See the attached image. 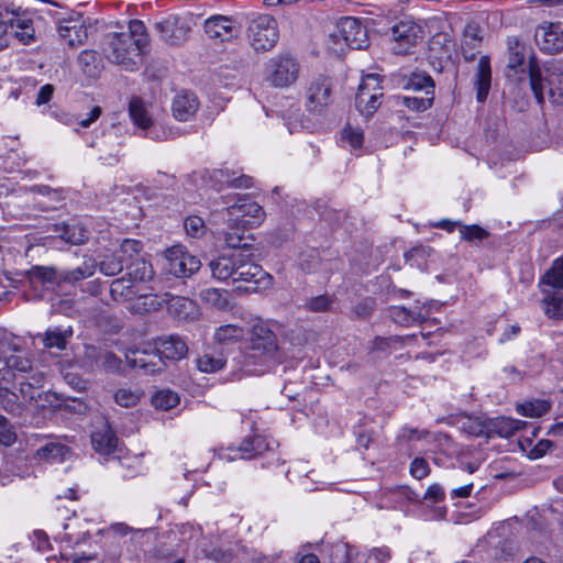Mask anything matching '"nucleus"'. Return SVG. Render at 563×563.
I'll return each instance as SVG.
<instances>
[{
  "mask_svg": "<svg viewBox=\"0 0 563 563\" xmlns=\"http://www.w3.org/2000/svg\"><path fill=\"white\" fill-rule=\"evenodd\" d=\"M147 44L145 24L141 20H131L126 31L104 36L102 54L109 63L126 71H135L142 65Z\"/></svg>",
  "mask_w": 563,
  "mask_h": 563,
  "instance_id": "obj_1",
  "label": "nucleus"
},
{
  "mask_svg": "<svg viewBox=\"0 0 563 563\" xmlns=\"http://www.w3.org/2000/svg\"><path fill=\"white\" fill-rule=\"evenodd\" d=\"M209 267L212 276L218 280L253 283L254 286L250 288L253 291H256L258 285L269 278L263 268L254 263L253 253L247 247L219 255L210 261Z\"/></svg>",
  "mask_w": 563,
  "mask_h": 563,
  "instance_id": "obj_2",
  "label": "nucleus"
},
{
  "mask_svg": "<svg viewBox=\"0 0 563 563\" xmlns=\"http://www.w3.org/2000/svg\"><path fill=\"white\" fill-rule=\"evenodd\" d=\"M242 364L254 372H264L280 361L278 339L265 322L254 323L242 352Z\"/></svg>",
  "mask_w": 563,
  "mask_h": 563,
  "instance_id": "obj_3",
  "label": "nucleus"
},
{
  "mask_svg": "<svg viewBox=\"0 0 563 563\" xmlns=\"http://www.w3.org/2000/svg\"><path fill=\"white\" fill-rule=\"evenodd\" d=\"M528 73L530 87L539 104L544 102L543 90L548 88V96L553 104L563 103V73L556 68L547 70V77L543 79L541 69L534 56L529 57Z\"/></svg>",
  "mask_w": 563,
  "mask_h": 563,
  "instance_id": "obj_4",
  "label": "nucleus"
},
{
  "mask_svg": "<svg viewBox=\"0 0 563 563\" xmlns=\"http://www.w3.org/2000/svg\"><path fill=\"white\" fill-rule=\"evenodd\" d=\"M279 37L276 20L268 14L254 18L247 26V40L257 52L272 49Z\"/></svg>",
  "mask_w": 563,
  "mask_h": 563,
  "instance_id": "obj_5",
  "label": "nucleus"
},
{
  "mask_svg": "<svg viewBox=\"0 0 563 563\" xmlns=\"http://www.w3.org/2000/svg\"><path fill=\"white\" fill-rule=\"evenodd\" d=\"M225 212L229 222L243 229L257 227L265 218L263 207L246 195L239 196L238 200L225 209Z\"/></svg>",
  "mask_w": 563,
  "mask_h": 563,
  "instance_id": "obj_6",
  "label": "nucleus"
},
{
  "mask_svg": "<svg viewBox=\"0 0 563 563\" xmlns=\"http://www.w3.org/2000/svg\"><path fill=\"white\" fill-rule=\"evenodd\" d=\"M200 266V260L183 245H174L165 252L164 269L177 278L190 277L199 271Z\"/></svg>",
  "mask_w": 563,
  "mask_h": 563,
  "instance_id": "obj_7",
  "label": "nucleus"
},
{
  "mask_svg": "<svg viewBox=\"0 0 563 563\" xmlns=\"http://www.w3.org/2000/svg\"><path fill=\"white\" fill-rule=\"evenodd\" d=\"M383 97L382 87L379 86L378 75L368 74L363 77L356 96L355 106L361 114L369 117L380 106Z\"/></svg>",
  "mask_w": 563,
  "mask_h": 563,
  "instance_id": "obj_8",
  "label": "nucleus"
},
{
  "mask_svg": "<svg viewBox=\"0 0 563 563\" xmlns=\"http://www.w3.org/2000/svg\"><path fill=\"white\" fill-rule=\"evenodd\" d=\"M332 37L335 42H344L352 49H362L368 45L367 31L354 16L341 18Z\"/></svg>",
  "mask_w": 563,
  "mask_h": 563,
  "instance_id": "obj_9",
  "label": "nucleus"
},
{
  "mask_svg": "<svg viewBox=\"0 0 563 563\" xmlns=\"http://www.w3.org/2000/svg\"><path fill=\"white\" fill-rule=\"evenodd\" d=\"M298 73V63L289 56H277L267 64V80L276 87H286L294 84Z\"/></svg>",
  "mask_w": 563,
  "mask_h": 563,
  "instance_id": "obj_10",
  "label": "nucleus"
},
{
  "mask_svg": "<svg viewBox=\"0 0 563 563\" xmlns=\"http://www.w3.org/2000/svg\"><path fill=\"white\" fill-rule=\"evenodd\" d=\"M423 31L413 21H400L391 27L395 54H407L422 40Z\"/></svg>",
  "mask_w": 563,
  "mask_h": 563,
  "instance_id": "obj_11",
  "label": "nucleus"
},
{
  "mask_svg": "<svg viewBox=\"0 0 563 563\" xmlns=\"http://www.w3.org/2000/svg\"><path fill=\"white\" fill-rule=\"evenodd\" d=\"M45 383L44 372H31V375L18 374L16 385L21 398L30 405L43 406L41 400L45 395L43 390Z\"/></svg>",
  "mask_w": 563,
  "mask_h": 563,
  "instance_id": "obj_12",
  "label": "nucleus"
},
{
  "mask_svg": "<svg viewBox=\"0 0 563 563\" xmlns=\"http://www.w3.org/2000/svg\"><path fill=\"white\" fill-rule=\"evenodd\" d=\"M153 345L162 365L163 360H181L188 353V346L179 335L159 336L154 340Z\"/></svg>",
  "mask_w": 563,
  "mask_h": 563,
  "instance_id": "obj_13",
  "label": "nucleus"
},
{
  "mask_svg": "<svg viewBox=\"0 0 563 563\" xmlns=\"http://www.w3.org/2000/svg\"><path fill=\"white\" fill-rule=\"evenodd\" d=\"M331 88L328 78L319 77L307 89L306 107L309 112L321 113L330 103Z\"/></svg>",
  "mask_w": 563,
  "mask_h": 563,
  "instance_id": "obj_14",
  "label": "nucleus"
},
{
  "mask_svg": "<svg viewBox=\"0 0 563 563\" xmlns=\"http://www.w3.org/2000/svg\"><path fill=\"white\" fill-rule=\"evenodd\" d=\"M534 40L541 51L555 54L563 49V30L560 24H543L537 27Z\"/></svg>",
  "mask_w": 563,
  "mask_h": 563,
  "instance_id": "obj_15",
  "label": "nucleus"
},
{
  "mask_svg": "<svg viewBox=\"0 0 563 563\" xmlns=\"http://www.w3.org/2000/svg\"><path fill=\"white\" fill-rule=\"evenodd\" d=\"M161 38L170 44L178 45L186 41L190 26L180 18L169 16L156 24Z\"/></svg>",
  "mask_w": 563,
  "mask_h": 563,
  "instance_id": "obj_16",
  "label": "nucleus"
},
{
  "mask_svg": "<svg viewBox=\"0 0 563 563\" xmlns=\"http://www.w3.org/2000/svg\"><path fill=\"white\" fill-rule=\"evenodd\" d=\"M214 188L221 190L224 187L250 188L253 178L247 175L236 176V173L228 168L213 169L209 176Z\"/></svg>",
  "mask_w": 563,
  "mask_h": 563,
  "instance_id": "obj_17",
  "label": "nucleus"
},
{
  "mask_svg": "<svg viewBox=\"0 0 563 563\" xmlns=\"http://www.w3.org/2000/svg\"><path fill=\"white\" fill-rule=\"evenodd\" d=\"M147 349H134L130 350L126 354V358L129 363L133 367L142 368L145 373H156L162 371V364L157 356V353L154 351V346L151 345Z\"/></svg>",
  "mask_w": 563,
  "mask_h": 563,
  "instance_id": "obj_18",
  "label": "nucleus"
},
{
  "mask_svg": "<svg viewBox=\"0 0 563 563\" xmlns=\"http://www.w3.org/2000/svg\"><path fill=\"white\" fill-rule=\"evenodd\" d=\"M205 32L213 40L225 42L236 35V29L234 27L232 20L228 16L216 15L205 21Z\"/></svg>",
  "mask_w": 563,
  "mask_h": 563,
  "instance_id": "obj_19",
  "label": "nucleus"
},
{
  "mask_svg": "<svg viewBox=\"0 0 563 563\" xmlns=\"http://www.w3.org/2000/svg\"><path fill=\"white\" fill-rule=\"evenodd\" d=\"M275 441H268L262 435H253L245 438L236 448V457L251 460L262 455L266 451H272Z\"/></svg>",
  "mask_w": 563,
  "mask_h": 563,
  "instance_id": "obj_20",
  "label": "nucleus"
},
{
  "mask_svg": "<svg viewBox=\"0 0 563 563\" xmlns=\"http://www.w3.org/2000/svg\"><path fill=\"white\" fill-rule=\"evenodd\" d=\"M24 275L34 289L51 288L60 282V274L49 266H33Z\"/></svg>",
  "mask_w": 563,
  "mask_h": 563,
  "instance_id": "obj_21",
  "label": "nucleus"
},
{
  "mask_svg": "<svg viewBox=\"0 0 563 563\" xmlns=\"http://www.w3.org/2000/svg\"><path fill=\"white\" fill-rule=\"evenodd\" d=\"M199 108L198 98L194 92H181L174 98L173 114L178 121H188Z\"/></svg>",
  "mask_w": 563,
  "mask_h": 563,
  "instance_id": "obj_22",
  "label": "nucleus"
},
{
  "mask_svg": "<svg viewBox=\"0 0 563 563\" xmlns=\"http://www.w3.org/2000/svg\"><path fill=\"white\" fill-rule=\"evenodd\" d=\"M58 33L69 47L82 45L88 38L86 26L82 23L73 24L70 20H65L59 25Z\"/></svg>",
  "mask_w": 563,
  "mask_h": 563,
  "instance_id": "obj_23",
  "label": "nucleus"
},
{
  "mask_svg": "<svg viewBox=\"0 0 563 563\" xmlns=\"http://www.w3.org/2000/svg\"><path fill=\"white\" fill-rule=\"evenodd\" d=\"M91 444L100 455H111L118 449V438L110 428L104 427L91 434Z\"/></svg>",
  "mask_w": 563,
  "mask_h": 563,
  "instance_id": "obj_24",
  "label": "nucleus"
},
{
  "mask_svg": "<svg viewBox=\"0 0 563 563\" xmlns=\"http://www.w3.org/2000/svg\"><path fill=\"white\" fill-rule=\"evenodd\" d=\"M139 292L137 285L126 276L114 279L110 285V295L118 302L132 301Z\"/></svg>",
  "mask_w": 563,
  "mask_h": 563,
  "instance_id": "obj_25",
  "label": "nucleus"
},
{
  "mask_svg": "<svg viewBox=\"0 0 563 563\" xmlns=\"http://www.w3.org/2000/svg\"><path fill=\"white\" fill-rule=\"evenodd\" d=\"M54 232L65 242L79 245L88 240V231L80 224L58 223L54 225Z\"/></svg>",
  "mask_w": 563,
  "mask_h": 563,
  "instance_id": "obj_26",
  "label": "nucleus"
},
{
  "mask_svg": "<svg viewBox=\"0 0 563 563\" xmlns=\"http://www.w3.org/2000/svg\"><path fill=\"white\" fill-rule=\"evenodd\" d=\"M7 31L8 43L11 38H16L23 44H27L34 36V29L32 26L31 19L20 15L19 12H16V20L9 24V29Z\"/></svg>",
  "mask_w": 563,
  "mask_h": 563,
  "instance_id": "obj_27",
  "label": "nucleus"
},
{
  "mask_svg": "<svg viewBox=\"0 0 563 563\" xmlns=\"http://www.w3.org/2000/svg\"><path fill=\"white\" fill-rule=\"evenodd\" d=\"M125 269V276L135 285L137 283H145L151 280L154 276L152 265L142 257H137L126 263Z\"/></svg>",
  "mask_w": 563,
  "mask_h": 563,
  "instance_id": "obj_28",
  "label": "nucleus"
},
{
  "mask_svg": "<svg viewBox=\"0 0 563 563\" xmlns=\"http://www.w3.org/2000/svg\"><path fill=\"white\" fill-rule=\"evenodd\" d=\"M490 78L492 71L489 58L487 56H482L478 62L476 74V98L478 102H484L486 100L490 89Z\"/></svg>",
  "mask_w": 563,
  "mask_h": 563,
  "instance_id": "obj_29",
  "label": "nucleus"
},
{
  "mask_svg": "<svg viewBox=\"0 0 563 563\" xmlns=\"http://www.w3.org/2000/svg\"><path fill=\"white\" fill-rule=\"evenodd\" d=\"M227 358L222 352L206 351L196 358L197 368L201 373L212 374L224 368Z\"/></svg>",
  "mask_w": 563,
  "mask_h": 563,
  "instance_id": "obj_30",
  "label": "nucleus"
},
{
  "mask_svg": "<svg viewBox=\"0 0 563 563\" xmlns=\"http://www.w3.org/2000/svg\"><path fill=\"white\" fill-rule=\"evenodd\" d=\"M77 63L81 71L90 77L96 78L102 71V63L98 52L93 49L82 51L77 58Z\"/></svg>",
  "mask_w": 563,
  "mask_h": 563,
  "instance_id": "obj_31",
  "label": "nucleus"
},
{
  "mask_svg": "<svg viewBox=\"0 0 563 563\" xmlns=\"http://www.w3.org/2000/svg\"><path fill=\"white\" fill-rule=\"evenodd\" d=\"M129 114L133 123L142 129L148 130L153 126V120L142 99L133 97L129 103Z\"/></svg>",
  "mask_w": 563,
  "mask_h": 563,
  "instance_id": "obj_32",
  "label": "nucleus"
},
{
  "mask_svg": "<svg viewBox=\"0 0 563 563\" xmlns=\"http://www.w3.org/2000/svg\"><path fill=\"white\" fill-rule=\"evenodd\" d=\"M97 266V261L92 257H88L80 266L60 273V280L70 284L78 283L91 277L95 274Z\"/></svg>",
  "mask_w": 563,
  "mask_h": 563,
  "instance_id": "obj_33",
  "label": "nucleus"
},
{
  "mask_svg": "<svg viewBox=\"0 0 563 563\" xmlns=\"http://www.w3.org/2000/svg\"><path fill=\"white\" fill-rule=\"evenodd\" d=\"M544 298L541 301L545 316L550 319L563 320V295L541 288Z\"/></svg>",
  "mask_w": 563,
  "mask_h": 563,
  "instance_id": "obj_34",
  "label": "nucleus"
},
{
  "mask_svg": "<svg viewBox=\"0 0 563 563\" xmlns=\"http://www.w3.org/2000/svg\"><path fill=\"white\" fill-rule=\"evenodd\" d=\"M73 335V330L53 328L48 329L42 336L43 345L46 350L57 349L58 351L65 350L67 340Z\"/></svg>",
  "mask_w": 563,
  "mask_h": 563,
  "instance_id": "obj_35",
  "label": "nucleus"
},
{
  "mask_svg": "<svg viewBox=\"0 0 563 563\" xmlns=\"http://www.w3.org/2000/svg\"><path fill=\"white\" fill-rule=\"evenodd\" d=\"M97 263V267H99V271L106 276H115L126 266V261L123 258V255H120L117 251L103 255Z\"/></svg>",
  "mask_w": 563,
  "mask_h": 563,
  "instance_id": "obj_36",
  "label": "nucleus"
},
{
  "mask_svg": "<svg viewBox=\"0 0 563 563\" xmlns=\"http://www.w3.org/2000/svg\"><path fill=\"white\" fill-rule=\"evenodd\" d=\"M69 453V449L57 442H49L36 450V457L48 462H62Z\"/></svg>",
  "mask_w": 563,
  "mask_h": 563,
  "instance_id": "obj_37",
  "label": "nucleus"
},
{
  "mask_svg": "<svg viewBox=\"0 0 563 563\" xmlns=\"http://www.w3.org/2000/svg\"><path fill=\"white\" fill-rule=\"evenodd\" d=\"M540 286L563 289V256L556 258L540 280Z\"/></svg>",
  "mask_w": 563,
  "mask_h": 563,
  "instance_id": "obj_38",
  "label": "nucleus"
},
{
  "mask_svg": "<svg viewBox=\"0 0 563 563\" xmlns=\"http://www.w3.org/2000/svg\"><path fill=\"white\" fill-rule=\"evenodd\" d=\"M508 51V68L516 70L521 67L525 60V45L516 36H510L507 40Z\"/></svg>",
  "mask_w": 563,
  "mask_h": 563,
  "instance_id": "obj_39",
  "label": "nucleus"
},
{
  "mask_svg": "<svg viewBox=\"0 0 563 563\" xmlns=\"http://www.w3.org/2000/svg\"><path fill=\"white\" fill-rule=\"evenodd\" d=\"M393 320L397 323L408 325L412 322H422L426 317L421 309H407L405 307H394L390 311Z\"/></svg>",
  "mask_w": 563,
  "mask_h": 563,
  "instance_id": "obj_40",
  "label": "nucleus"
},
{
  "mask_svg": "<svg viewBox=\"0 0 563 563\" xmlns=\"http://www.w3.org/2000/svg\"><path fill=\"white\" fill-rule=\"evenodd\" d=\"M246 229H243L242 227H235L233 222L228 221V230L224 231V242L225 244L232 249V251H240L244 247H247L251 252V245L247 243H241L244 238V232Z\"/></svg>",
  "mask_w": 563,
  "mask_h": 563,
  "instance_id": "obj_41",
  "label": "nucleus"
},
{
  "mask_svg": "<svg viewBox=\"0 0 563 563\" xmlns=\"http://www.w3.org/2000/svg\"><path fill=\"white\" fill-rule=\"evenodd\" d=\"M244 335L243 329L236 324H224L216 329L213 338L220 344L239 341Z\"/></svg>",
  "mask_w": 563,
  "mask_h": 563,
  "instance_id": "obj_42",
  "label": "nucleus"
},
{
  "mask_svg": "<svg viewBox=\"0 0 563 563\" xmlns=\"http://www.w3.org/2000/svg\"><path fill=\"white\" fill-rule=\"evenodd\" d=\"M180 399L177 393L170 389H162L156 391L152 397V404L156 409L170 410L179 404Z\"/></svg>",
  "mask_w": 563,
  "mask_h": 563,
  "instance_id": "obj_43",
  "label": "nucleus"
},
{
  "mask_svg": "<svg viewBox=\"0 0 563 563\" xmlns=\"http://www.w3.org/2000/svg\"><path fill=\"white\" fill-rule=\"evenodd\" d=\"M550 402L547 400L536 399L517 406V412L529 418H539L550 410Z\"/></svg>",
  "mask_w": 563,
  "mask_h": 563,
  "instance_id": "obj_44",
  "label": "nucleus"
},
{
  "mask_svg": "<svg viewBox=\"0 0 563 563\" xmlns=\"http://www.w3.org/2000/svg\"><path fill=\"white\" fill-rule=\"evenodd\" d=\"M158 302L156 296L137 294V296L131 301L129 310L133 313L143 314L151 310L156 309Z\"/></svg>",
  "mask_w": 563,
  "mask_h": 563,
  "instance_id": "obj_45",
  "label": "nucleus"
},
{
  "mask_svg": "<svg viewBox=\"0 0 563 563\" xmlns=\"http://www.w3.org/2000/svg\"><path fill=\"white\" fill-rule=\"evenodd\" d=\"M433 87L431 76L424 73H413L407 84V88L415 91L426 90L427 95H433Z\"/></svg>",
  "mask_w": 563,
  "mask_h": 563,
  "instance_id": "obj_46",
  "label": "nucleus"
},
{
  "mask_svg": "<svg viewBox=\"0 0 563 563\" xmlns=\"http://www.w3.org/2000/svg\"><path fill=\"white\" fill-rule=\"evenodd\" d=\"M523 426V421L511 418H500L495 422V430L500 437L510 438Z\"/></svg>",
  "mask_w": 563,
  "mask_h": 563,
  "instance_id": "obj_47",
  "label": "nucleus"
},
{
  "mask_svg": "<svg viewBox=\"0 0 563 563\" xmlns=\"http://www.w3.org/2000/svg\"><path fill=\"white\" fill-rule=\"evenodd\" d=\"M184 228L187 235L194 239H199L207 232L205 220L198 216H188L184 220Z\"/></svg>",
  "mask_w": 563,
  "mask_h": 563,
  "instance_id": "obj_48",
  "label": "nucleus"
},
{
  "mask_svg": "<svg viewBox=\"0 0 563 563\" xmlns=\"http://www.w3.org/2000/svg\"><path fill=\"white\" fill-rule=\"evenodd\" d=\"M0 404L5 411L13 415L20 413L18 395L11 391L9 386H0Z\"/></svg>",
  "mask_w": 563,
  "mask_h": 563,
  "instance_id": "obj_49",
  "label": "nucleus"
},
{
  "mask_svg": "<svg viewBox=\"0 0 563 563\" xmlns=\"http://www.w3.org/2000/svg\"><path fill=\"white\" fill-rule=\"evenodd\" d=\"M461 239L467 242H482L487 239L489 232L477 224H462L460 229Z\"/></svg>",
  "mask_w": 563,
  "mask_h": 563,
  "instance_id": "obj_50",
  "label": "nucleus"
},
{
  "mask_svg": "<svg viewBox=\"0 0 563 563\" xmlns=\"http://www.w3.org/2000/svg\"><path fill=\"white\" fill-rule=\"evenodd\" d=\"M16 12L0 7V48L8 46V29L12 21L16 20Z\"/></svg>",
  "mask_w": 563,
  "mask_h": 563,
  "instance_id": "obj_51",
  "label": "nucleus"
},
{
  "mask_svg": "<svg viewBox=\"0 0 563 563\" xmlns=\"http://www.w3.org/2000/svg\"><path fill=\"white\" fill-rule=\"evenodd\" d=\"M141 250H142V244L140 241L125 239L122 241V243H121L119 250H117V252L120 255H123V258L126 261V263H129L137 257H141L140 256Z\"/></svg>",
  "mask_w": 563,
  "mask_h": 563,
  "instance_id": "obj_52",
  "label": "nucleus"
},
{
  "mask_svg": "<svg viewBox=\"0 0 563 563\" xmlns=\"http://www.w3.org/2000/svg\"><path fill=\"white\" fill-rule=\"evenodd\" d=\"M481 37L477 35L476 30L468 27L465 31L463 43H462V49H463V56L466 60H472L475 56L474 53H467L466 48L475 49L479 46Z\"/></svg>",
  "mask_w": 563,
  "mask_h": 563,
  "instance_id": "obj_53",
  "label": "nucleus"
},
{
  "mask_svg": "<svg viewBox=\"0 0 563 563\" xmlns=\"http://www.w3.org/2000/svg\"><path fill=\"white\" fill-rule=\"evenodd\" d=\"M139 400V394L129 388H120L114 394V401L123 408L133 407Z\"/></svg>",
  "mask_w": 563,
  "mask_h": 563,
  "instance_id": "obj_54",
  "label": "nucleus"
},
{
  "mask_svg": "<svg viewBox=\"0 0 563 563\" xmlns=\"http://www.w3.org/2000/svg\"><path fill=\"white\" fill-rule=\"evenodd\" d=\"M333 303L332 298L327 295H320L313 298H310L305 307L307 310L311 312H324L328 311Z\"/></svg>",
  "mask_w": 563,
  "mask_h": 563,
  "instance_id": "obj_55",
  "label": "nucleus"
},
{
  "mask_svg": "<svg viewBox=\"0 0 563 563\" xmlns=\"http://www.w3.org/2000/svg\"><path fill=\"white\" fill-rule=\"evenodd\" d=\"M16 440V434L9 420L0 415V443L4 446L12 445Z\"/></svg>",
  "mask_w": 563,
  "mask_h": 563,
  "instance_id": "obj_56",
  "label": "nucleus"
},
{
  "mask_svg": "<svg viewBox=\"0 0 563 563\" xmlns=\"http://www.w3.org/2000/svg\"><path fill=\"white\" fill-rule=\"evenodd\" d=\"M7 363L15 374L31 375V372H41L40 369L34 368L27 358L21 356H11Z\"/></svg>",
  "mask_w": 563,
  "mask_h": 563,
  "instance_id": "obj_57",
  "label": "nucleus"
},
{
  "mask_svg": "<svg viewBox=\"0 0 563 563\" xmlns=\"http://www.w3.org/2000/svg\"><path fill=\"white\" fill-rule=\"evenodd\" d=\"M342 141H346L353 150H357L362 146L364 141L363 132L360 129L346 126L342 131Z\"/></svg>",
  "mask_w": 563,
  "mask_h": 563,
  "instance_id": "obj_58",
  "label": "nucleus"
},
{
  "mask_svg": "<svg viewBox=\"0 0 563 563\" xmlns=\"http://www.w3.org/2000/svg\"><path fill=\"white\" fill-rule=\"evenodd\" d=\"M120 367L121 360L114 353L102 349L99 368L107 372H118Z\"/></svg>",
  "mask_w": 563,
  "mask_h": 563,
  "instance_id": "obj_59",
  "label": "nucleus"
},
{
  "mask_svg": "<svg viewBox=\"0 0 563 563\" xmlns=\"http://www.w3.org/2000/svg\"><path fill=\"white\" fill-rule=\"evenodd\" d=\"M433 97L418 98V97H404L402 103L410 110L424 111L432 104Z\"/></svg>",
  "mask_w": 563,
  "mask_h": 563,
  "instance_id": "obj_60",
  "label": "nucleus"
},
{
  "mask_svg": "<svg viewBox=\"0 0 563 563\" xmlns=\"http://www.w3.org/2000/svg\"><path fill=\"white\" fill-rule=\"evenodd\" d=\"M430 473L428 462L422 457H416L410 464V474L417 478L422 479Z\"/></svg>",
  "mask_w": 563,
  "mask_h": 563,
  "instance_id": "obj_61",
  "label": "nucleus"
},
{
  "mask_svg": "<svg viewBox=\"0 0 563 563\" xmlns=\"http://www.w3.org/2000/svg\"><path fill=\"white\" fill-rule=\"evenodd\" d=\"M102 349L88 345L85 347V364L93 368H99Z\"/></svg>",
  "mask_w": 563,
  "mask_h": 563,
  "instance_id": "obj_62",
  "label": "nucleus"
},
{
  "mask_svg": "<svg viewBox=\"0 0 563 563\" xmlns=\"http://www.w3.org/2000/svg\"><path fill=\"white\" fill-rule=\"evenodd\" d=\"M445 493L440 484H432L423 495V499L430 504H437L444 500Z\"/></svg>",
  "mask_w": 563,
  "mask_h": 563,
  "instance_id": "obj_63",
  "label": "nucleus"
},
{
  "mask_svg": "<svg viewBox=\"0 0 563 563\" xmlns=\"http://www.w3.org/2000/svg\"><path fill=\"white\" fill-rule=\"evenodd\" d=\"M299 108L289 109L286 113L283 114L284 120L286 121V125L290 133L297 131L299 128H302V122L299 120L300 117Z\"/></svg>",
  "mask_w": 563,
  "mask_h": 563,
  "instance_id": "obj_64",
  "label": "nucleus"
}]
</instances>
